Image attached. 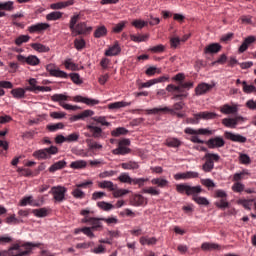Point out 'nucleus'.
I'll use <instances>...</instances> for the list:
<instances>
[{"label":"nucleus","instance_id":"obj_25","mask_svg":"<svg viewBox=\"0 0 256 256\" xmlns=\"http://www.w3.org/2000/svg\"><path fill=\"white\" fill-rule=\"evenodd\" d=\"M131 102L119 101L108 104V109L115 111L117 109H123V107H129Z\"/></svg>","mask_w":256,"mask_h":256},{"label":"nucleus","instance_id":"obj_34","mask_svg":"<svg viewBox=\"0 0 256 256\" xmlns=\"http://www.w3.org/2000/svg\"><path fill=\"white\" fill-rule=\"evenodd\" d=\"M87 129L92 133V137H94V139H99V137H101V133H103V130L97 126L88 125Z\"/></svg>","mask_w":256,"mask_h":256},{"label":"nucleus","instance_id":"obj_7","mask_svg":"<svg viewBox=\"0 0 256 256\" xmlns=\"http://www.w3.org/2000/svg\"><path fill=\"white\" fill-rule=\"evenodd\" d=\"M217 113L215 112H200L197 114H194L193 118H188L187 123H190V125H198L200 119H204V121H209L210 119H217Z\"/></svg>","mask_w":256,"mask_h":256},{"label":"nucleus","instance_id":"obj_10","mask_svg":"<svg viewBox=\"0 0 256 256\" xmlns=\"http://www.w3.org/2000/svg\"><path fill=\"white\" fill-rule=\"evenodd\" d=\"M184 89H193V82H182L178 83V85L169 84L166 87V91L172 93V95H175V93H183V91H185Z\"/></svg>","mask_w":256,"mask_h":256},{"label":"nucleus","instance_id":"obj_11","mask_svg":"<svg viewBox=\"0 0 256 256\" xmlns=\"http://www.w3.org/2000/svg\"><path fill=\"white\" fill-rule=\"evenodd\" d=\"M93 31V27L87 26V22H80L75 26L73 37L77 35H89Z\"/></svg>","mask_w":256,"mask_h":256},{"label":"nucleus","instance_id":"obj_55","mask_svg":"<svg viewBox=\"0 0 256 256\" xmlns=\"http://www.w3.org/2000/svg\"><path fill=\"white\" fill-rule=\"evenodd\" d=\"M213 169H215V164L209 162L208 160H206V162L202 165V170L205 173H211Z\"/></svg>","mask_w":256,"mask_h":256},{"label":"nucleus","instance_id":"obj_51","mask_svg":"<svg viewBox=\"0 0 256 256\" xmlns=\"http://www.w3.org/2000/svg\"><path fill=\"white\" fill-rule=\"evenodd\" d=\"M65 125L61 122L56 123V124H49L47 125V129L48 131H50L51 133H55V131H59V129H64Z\"/></svg>","mask_w":256,"mask_h":256},{"label":"nucleus","instance_id":"obj_32","mask_svg":"<svg viewBox=\"0 0 256 256\" xmlns=\"http://www.w3.org/2000/svg\"><path fill=\"white\" fill-rule=\"evenodd\" d=\"M11 95L14 97V99H25V89L14 88L11 90Z\"/></svg>","mask_w":256,"mask_h":256},{"label":"nucleus","instance_id":"obj_42","mask_svg":"<svg viewBox=\"0 0 256 256\" xmlns=\"http://www.w3.org/2000/svg\"><path fill=\"white\" fill-rule=\"evenodd\" d=\"M166 145L167 147H181V145H183V142H181V140L177 139V138H168L166 140Z\"/></svg>","mask_w":256,"mask_h":256},{"label":"nucleus","instance_id":"obj_31","mask_svg":"<svg viewBox=\"0 0 256 256\" xmlns=\"http://www.w3.org/2000/svg\"><path fill=\"white\" fill-rule=\"evenodd\" d=\"M65 69L69 71H79V65L74 63L71 58H68L64 61Z\"/></svg>","mask_w":256,"mask_h":256},{"label":"nucleus","instance_id":"obj_53","mask_svg":"<svg viewBox=\"0 0 256 256\" xmlns=\"http://www.w3.org/2000/svg\"><path fill=\"white\" fill-rule=\"evenodd\" d=\"M85 39L81 38V39H75L74 40V46L75 49H77V51H81L82 49H85Z\"/></svg>","mask_w":256,"mask_h":256},{"label":"nucleus","instance_id":"obj_14","mask_svg":"<svg viewBox=\"0 0 256 256\" xmlns=\"http://www.w3.org/2000/svg\"><path fill=\"white\" fill-rule=\"evenodd\" d=\"M224 137L228 141H233V143H247V137L242 136L241 134L226 131L224 132Z\"/></svg>","mask_w":256,"mask_h":256},{"label":"nucleus","instance_id":"obj_59","mask_svg":"<svg viewBox=\"0 0 256 256\" xmlns=\"http://www.w3.org/2000/svg\"><path fill=\"white\" fill-rule=\"evenodd\" d=\"M72 196L75 198V199H85V192H83L81 189L79 188H75L73 191H72Z\"/></svg>","mask_w":256,"mask_h":256},{"label":"nucleus","instance_id":"obj_50","mask_svg":"<svg viewBox=\"0 0 256 256\" xmlns=\"http://www.w3.org/2000/svg\"><path fill=\"white\" fill-rule=\"evenodd\" d=\"M36 159H49V154H47L46 149L37 150L33 153Z\"/></svg>","mask_w":256,"mask_h":256},{"label":"nucleus","instance_id":"obj_46","mask_svg":"<svg viewBox=\"0 0 256 256\" xmlns=\"http://www.w3.org/2000/svg\"><path fill=\"white\" fill-rule=\"evenodd\" d=\"M97 207H99V209H102V211H111V209H115V206L113 204L105 201L97 202Z\"/></svg>","mask_w":256,"mask_h":256},{"label":"nucleus","instance_id":"obj_1","mask_svg":"<svg viewBox=\"0 0 256 256\" xmlns=\"http://www.w3.org/2000/svg\"><path fill=\"white\" fill-rule=\"evenodd\" d=\"M176 191L181 194L185 193L188 196L192 195V199L197 203V205H203L204 207L209 205V200H207V198L199 196V193L203 192V188L199 185L190 186L187 184H178L176 185Z\"/></svg>","mask_w":256,"mask_h":256},{"label":"nucleus","instance_id":"obj_56","mask_svg":"<svg viewBox=\"0 0 256 256\" xmlns=\"http://www.w3.org/2000/svg\"><path fill=\"white\" fill-rule=\"evenodd\" d=\"M93 111L92 110H84L81 114L74 116L75 121L79 119H85V117H92Z\"/></svg>","mask_w":256,"mask_h":256},{"label":"nucleus","instance_id":"obj_17","mask_svg":"<svg viewBox=\"0 0 256 256\" xmlns=\"http://www.w3.org/2000/svg\"><path fill=\"white\" fill-rule=\"evenodd\" d=\"M256 38L255 36H248L244 39L240 47L238 48V53H245L249 49L250 45H253L255 43Z\"/></svg>","mask_w":256,"mask_h":256},{"label":"nucleus","instance_id":"obj_37","mask_svg":"<svg viewBox=\"0 0 256 256\" xmlns=\"http://www.w3.org/2000/svg\"><path fill=\"white\" fill-rule=\"evenodd\" d=\"M67 165V162L65 160H60L56 163H54L52 166H50L49 171L50 173H55V171H59V169H63Z\"/></svg>","mask_w":256,"mask_h":256},{"label":"nucleus","instance_id":"obj_18","mask_svg":"<svg viewBox=\"0 0 256 256\" xmlns=\"http://www.w3.org/2000/svg\"><path fill=\"white\" fill-rule=\"evenodd\" d=\"M73 101L75 103H85V105L93 106V105H99V100L93 99V98H87L83 96H75L73 98Z\"/></svg>","mask_w":256,"mask_h":256},{"label":"nucleus","instance_id":"obj_52","mask_svg":"<svg viewBox=\"0 0 256 256\" xmlns=\"http://www.w3.org/2000/svg\"><path fill=\"white\" fill-rule=\"evenodd\" d=\"M129 131L123 127L116 128L111 132L112 137H119L121 135H127Z\"/></svg>","mask_w":256,"mask_h":256},{"label":"nucleus","instance_id":"obj_8","mask_svg":"<svg viewBox=\"0 0 256 256\" xmlns=\"http://www.w3.org/2000/svg\"><path fill=\"white\" fill-rule=\"evenodd\" d=\"M118 181H120V183H127L128 185H138L139 187H143L147 179L131 178V176H129V173L123 172L119 175Z\"/></svg>","mask_w":256,"mask_h":256},{"label":"nucleus","instance_id":"obj_13","mask_svg":"<svg viewBox=\"0 0 256 256\" xmlns=\"http://www.w3.org/2000/svg\"><path fill=\"white\" fill-rule=\"evenodd\" d=\"M206 145L208 149H219L221 147H225V140L223 137L217 136L206 141Z\"/></svg>","mask_w":256,"mask_h":256},{"label":"nucleus","instance_id":"obj_39","mask_svg":"<svg viewBox=\"0 0 256 256\" xmlns=\"http://www.w3.org/2000/svg\"><path fill=\"white\" fill-rule=\"evenodd\" d=\"M140 244L141 245H157V238L155 237H147V236H142L140 238Z\"/></svg>","mask_w":256,"mask_h":256},{"label":"nucleus","instance_id":"obj_64","mask_svg":"<svg viewBox=\"0 0 256 256\" xmlns=\"http://www.w3.org/2000/svg\"><path fill=\"white\" fill-rule=\"evenodd\" d=\"M133 27H135L136 29H143V27H147V22L143 21V20H134L132 22Z\"/></svg>","mask_w":256,"mask_h":256},{"label":"nucleus","instance_id":"obj_60","mask_svg":"<svg viewBox=\"0 0 256 256\" xmlns=\"http://www.w3.org/2000/svg\"><path fill=\"white\" fill-rule=\"evenodd\" d=\"M125 25H127V22H125V21H122V22L116 24L112 28V32L113 33H121V31H123V29H125Z\"/></svg>","mask_w":256,"mask_h":256},{"label":"nucleus","instance_id":"obj_22","mask_svg":"<svg viewBox=\"0 0 256 256\" xmlns=\"http://www.w3.org/2000/svg\"><path fill=\"white\" fill-rule=\"evenodd\" d=\"M81 13H75L71 18L69 22V29L72 33V35L75 34V27L79 24V21H81Z\"/></svg>","mask_w":256,"mask_h":256},{"label":"nucleus","instance_id":"obj_47","mask_svg":"<svg viewBox=\"0 0 256 256\" xmlns=\"http://www.w3.org/2000/svg\"><path fill=\"white\" fill-rule=\"evenodd\" d=\"M31 36L29 35H20L15 39V45L21 47L22 43H29Z\"/></svg>","mask_w":256,"mask_h":256},{"label":"nucleus","instance_id":"obj_28","mask_svg":"<svg viewBox=\"0 0 256 256\" xmlns=\"http://www.w3.org/2000/svg\"><path fill=\"white\" fill-rule=\"evenodd\" d=\"M73 0H68L66 2H58V3H53L50 5V9H65V7H71L73 5Z\"/></svg>","mask_w":256,"mask_h":256},{"label":"nucleus","instance_id":"obj_26","mask_svg":"<svg viewBox=\"0 0 256 256\" xmlns=\"http://www.w3.org/2000/svg\"><path fill=\"white\" fill-rule=\"evenodd\" d=\"M120 167H122L126 171H135V169H139V163L135 162L133 160H130L128 162H124L120 164Z\"/></svg>","mask_w":256,"mask_h":256},{"label":"nucleus","instance_id":"obj_35","mask_svg":"<svg viewBox=\"0 0 256 256\" xmlns=\"http://www.w3.org/2000/svg\"><path fill=\"white\" fill-rule=\"evenodd\" d=\"M204 159L208 160L212 165H215V163H219L221 156L215 153H206Z\"/></svg>","mask_w":256,"mask_h":256},{"label":"nucleus","instance_id":"obj_61","mask_svg":"<svg viewBox=\"0 0 256 256\" xmlns=\"http://www.w3.org/2000/svg\"><path fill=\"white\" fill-rule=\"evenodd\" d=\"M239 161L242 163V165H249V163H251V158L247 154L240 153Z\"/></svg>","mask_w":256,"mask_h":256},{"label":"nucleus","instance_id":"obj_9","mask_svg":"<svg viewBox=\"0 0 256 256\" xmlns=\"http://www.w3.org/2000/svg\"><path fill=\"white\" fill-rule=\"evenodd\" d=\"M33 247H41L39 243H26L23 246H17L13 249V256H29L33 251Z\"/></svg>","mask_w":256,"mask_h":256},{"label":"nucleus","instance_id":"obj_38","mask_svg":"<svg viewBox=\"0 0 256 256\" xmlns=\"http://www.w3.org/2000/svg\"><path fill=\"white\" fill-rule=\"evenodd\" d=\"M34 51H38V53H48L49 47L41 44V43H32L30 45Z\"/></svg>","mask_w":256,"mask_h":256},{"label":"nucleus","instance_id":"obj_30","mask_svg":"<svg viewBox=\"0 0 256 256\" xmlns=\"http://www.w3.org/2000/svg\"><path fill=\"white\" fill-rule=\"evenodd\" d=\"M107 36V27L105 26H98L96 30L94 31V37L95 39H101V37Z\"/></svg>","mask_w":256,"mask_h":256},{"label":"nucleus","instance_id":"obj_2","mask_svg":"<svg viewBox=\"0 0 256 256\" xmlns=\"http://www.w3.org/2000/svg\"><path fill=\"white\" fill-rule=\"evenodd\" d=\"M46 71L51 75V77H58L60 79H71L75 85H81L83 83V80H81V76L79 73H70L67 74V72L60 70L57 66L54 64H48L46 66Z\"/></svg>","mask_w":256,"mask_h":256},{"label":"nucleus","instance_id":"obj_57","mask_svg":"<svg viewBox=\"0 0 256 256\" xmlns=\"http://www.w3.org/2000/svg\"><path fill=\"white\" fill-rule=\"evenodd\" d=\"M232 191H234V193H242V191H245V185L241 182H236L232 185Z\"/></svg>","mask_w":256,"mask_h":256},{"label":"nucleus","instance_id":"obj_62","mask_svg":"<svg viewBox=\"0 0 256 256\" xmlns=\"http://www.w3.org/2000/svg\"><path fill=\"white\" fill-rule=\"evenodd\" d=\"M79 141V133L75 132L66 136V143H75Z\"/></svg>","mask_w":256,"mask_h":256},{"label":"nucleus","instance_id":"obj_4","mask_svg":"<svg viewBox=\"0 0 256 256\" xmlns=\"http://www.w3.org/2000/svg\"><path fill=\"white\" fill-rule=\"evenodd\" d=\"M215 199H218L214 205L218 209H221L222 211H225V209H229V200H227V192L225 190H215L214 192Z\"/></svg>","mask_w":256,"mask_h":256},{"label":"nucleus","instance_id":"obj_27","mask_svg":"<svg viewBox=\"0 0 256 256\" xmlns=\"http://www.w3.org/2000/svg\"><path fill=\"white\" fill-rule=\"evenodd\" d=\"M0 11H13V2H0ZM7 15L5 12H0V17H5Z\"/></svg>","mask_w":256,"mask_h":256},{"label":"nucleus","instance_id":"obj_48","mask_svg":"<svg viewBox=\"0 0 256 256\" xmlns=\"http://www.w3.org/2000/svg\"><path fill=\"white\" fill-rule=\"evenodd\" d=\"M101 218H95V217H92L91 220H90V225H92V229L94 231H97V229H101V227H103V225L101 224Z\"/></svg>","mask_w":256,"mask_h":256},{"label":"nucleus","instance_id":"obj_6","mask_svg":"<svg viewBox=\"0 0 256 256\" xmlns=\"http://www.w3.org/2000/svg\"><path fill=\"white\" fill-rule=\"evenodd\" d=\"M51 101H54L55 103H59L60 107H63V109H66L67 111H77V109H79V106H73L71 104H66L64 101H69V96L64 95V94L52 95Z\"/></svg>","mask_w":256,"mask_h":256},{"label":"nucleus","instance_id":"obj_20","mask_svg":"<svg viewBox=\"0 0 256 256\" xmlns=\"http://www.w3.org/2000/svg\"><path fill=\"white\" fill-rule=\"evenodd\" d=\"M221 49H222L221 44L212 43L204 48V53L206 55H215V53H219V51H221Z\"/></svg>","mask_w":256,"mask_h":256},{"label":"nucleus","instance_id":"obj_49","mask_svg":"<svg viewBox=\"0 0 256 256\" xmlns=\"http://www.w3.org/2000/svg\"><path fill=\"white\" fill-rule=\"evenodd\" d=\"M112 192H113V197H115V198L123 197L124 195L129 194V190L119 189L117 187V184H116V188L114 190H112Z\"/></svg>","mask_w":256,"mask_h":256},{"label":"nucleus","instance_id":"obj_19","mask_svg":"<svg viewBox=\"0 0 256 256\" xmlns=\"http://www.w3.org/2000/svg\"><path fill=\"white\" fill-rule=\"evenodd\" d=\"M50 25L48 23H37L28 27L29 33H41V31H47Z\"/></svg>","mask_w":256,"mask_h":256},{"label":"nucleus","instance_id":"obj_44","mask_svg":"<svg viewBox=\"0 0 256 256\" xmlns=\"http://www.w3.org/2000/svg\"><path fill=\"white\" fill-rule=\"evenodd\" d=\"M70 167L71 169H85L87 167V161L78 160V161L71 162Z\"/></svg>","mask_w":256,"mask_h":256},{"label":"nucleus","instance_id":"obj_41","mask_svg":"<svg viewBox=\"0 0 256 256\" xmlns=\"http://www.w3.org/2000/svg\"><path fill=\"white\" fill-rule=\"evenodd\" d=\"M33 215H35V217H47V215H49V209L47 208H39V209H34L32 210Z\"/></svg>","mask_w":256,"mask_h":256},{"label":"nucleus","instance_id":"obj_63","mask_svg":"<svg viewBox=\"0 0 256 256\" xmlns=\"http://www.w3.org/2000/svg\"><path fill=\"white\" fill-rule=\"evenodd\" d=\"M33 203V196H25L21 201V207H27V205H32Z\"/></svg>","mask_w":256,"mask_h":256},{"label":"nucleus","instance_id":"obj_36","mask_svg":"<svg viewBox=\"0 0 256 256\" xmlns=\"http://www.w3.org/2000/svg\"><path fill=\"white\" fill-rule=\"evenodd\" d=\"M113 155H129L131 149L127 146H118V148L112 151Z\"/></svg>","mask_w":256,"mask_h":256},{"label":"nucleus","instance_id":"obj_40","mask_svg":"<svg viewBox=\"0 0 256 256\" xmlns=\"http://www.w3.org/2000/svg\"><path fill=\"white\" fill-rule=\"evenodd\" d=\"M86 143H87V146L90 149V151L103 149V145L97 143L93 139H86Z\"/></svg>","mask_w":256,"mask_h":256},{"label":"nucleus","instance_id":"obj_24","mask_svg":"<svg viewBox=\"0 0 256 256\" xmlns=\"http://www.w3.org/2000/svg\"><path fill=\"white\" fill-rule=\"evenodd\" d=\"M202 251H219L221 249V245L211 242H204L201 245Z\"/></svg>","mask_w":256,"mask_h":256},{"label":"nucleus","instance_id":"obj_45","mask_svg":"<svg viewBox=\"0 0 256 256\" xmlns=\"http://www.w3.org/2000/svg\"><path fill=\"white\" fill-rule=\"evenodd\" d=\"M61 17H63V13L59 11H54L46 15L47 21H58Z\"/></svg>","mask_w":256,"mask_h":256},{"label":"nucleus","instance_id":"obj_43","mask_svg":"<svg viewBox=\"0 0 256 256\" xmlns=\"http://www.w3.org/2000/svg\"><path fill=\"white\" fill-rule=\"evenodd\" d=\"M130 39L131 41H134V43H143L147 41V39H149V34L139 35V36L132 34L130 35Z\"/></svg>","mask_w":256,"mask_h":256},{"label":"nucleus","instance_id":"obj_16","mask_svg":"<svg viewBox=\"0 0 256 256\" xmlns=\"http://www.w3.org/2000/svg\"><path fill=\"white\" fill-rule=\"evenodd\" d=\"M215 87V84H207V83H200L196 88H195V94L200 96V95H205V93H209Z\"/></svg>","mask_w":256,"mask_h":256},{"label":"nucleus","instance_id":"obj_15","mask_svg":"<svg viewBox=\"0 0 256 256\" xmlns=\"http://www.w3.org/2000/svg\"><path fill=\"white\" fill-rule=\"evenodd\" d=\"M17 59L18 61H20V63H27V65H32V66H36V65H39V63H41V61L35 55H30L28 57H25L23 55H18Z\"/></svg>","mask_w":256,"mask_h":256},{"label":"nucleus","instance_id":"obj_29","mask_svg":"<svg viewBox=\"0 0 256 256\" xmlns=\"http://www.w3.org/2000/svg\"><path fill=\"white\" fill-rule=\"evenodd\" d=\"M98 187L100 189H107L109 191H115L116 184H114L112 181L104 180V181L98 183Z\"/></svg>","mask_w":256,"mask_h":256},{"label":"nucleus","instance_id":"obj_21","mask_svg":"<svg viewBox=\"0 0 256 256\" xmlns=\"http://www.w3.org/2000/svg\"><path fill=\"white\" fill-rule=\"evenodd\" d=\"M239 111V108L237 105H229V104H224L223 106L220 107V112L223 113V115H235Z\"/></svg>","mask_w":256,"mask_h":256},{"label":"nucleus","instance_id":"obj_12","mask_svg":"<svg viewBox=\"0 0 256 256\" xmlns=\"http://www.w3.org/2000/svg\"><path fill=\"white\" fill-rule=\"evenodd\" d=\"M245 118L243 116H235L233 118H224L222 119V125L228 127L229 129H235L239 123H243Z\"/></svg>","mask_w":256,"mask_h":256},{"label":"nucleus","instance_id":"obj_33","mask_svg":"<svg viewBox=\"0 0 256 256\" xmlns=\"http://www.w3.org/2000/svg\"><path fill=\"white\" fill-rule=\"evenodd\" d=\"M152 185H157L161 189L167 187L169 185V181L163 178H154L151 180Z\"/></svg>","mask_w":256,"mask_h":256},{"label":"nucleus","instance_id":"obj_54","mask_svg":"<svg viewBox=\"0 0 256 256\" xmlns=\"http://www.w3.org/2000/svg\"><path fill=\"white\" fill-rule=\"evenodd\" d=\"M242 86H243V91L246 94L254 93V91H256L255 86L247 84V81H243Z\"/></svg>","mask_w":256,"mask_h":256},{"label":"nucleus","instance_id":"obj_58","mask_svg":"<svg viewBox=\"0 0 256 256\" xmlns=\"http://www.w3.org/2000/svg\"><path fill=\"white\" fill-rule=\"evenodd\" d=\"M133 201L136 207H140V205H143V203H145V197H143V195L141 194H136L133 198Z\"/></svg>","mask_w":256,"mask_h":256},{"label":"nucleus","instance_id":"obj_3","mask_svg":"<svg viewBox=\"0 0 256 256\" xmlns=\"http://www.w3.org/2000/svg\"><path fill=\"white\" fill-rule=\"evenodd\" d=\"M185 107V102L180 101L173 105V108L169 107H159L146 110L148 115H159V113H170L171 115H175L176 111H181Z\"/></svg>","mask_w":256,"mask_h":256},{"label":"nucleus","instance_id":"obj_5","mask_svg":"<svg viewBox=\"0 0 256 256\" xmlns=\"http://www.w3.org/2000/svg\"><path fill=\"white\" fill-rule=\"evenodd\" d=\"M49 193L52 195L54 203H63V201L67 200L65 197L67 195V188L64 186H54L50 189Z\"/></svg>","mask_w":256,"mask_h":256},{"label":"nucleus","instance_id":"obj_23","mask_svg":"<svg viewBox=\"0 0 256 256\" xmlns=\"http://www.w3.org/2000/svg\"><path fill=\"white\" fill-rule=\"evenodd\" d=\"M119 53H121V46H119L118 41H116L113 46L105 51L106 57H115V55H119Z\"/></svg>","mask_w":256,"mask_h":256}]
</instances>
